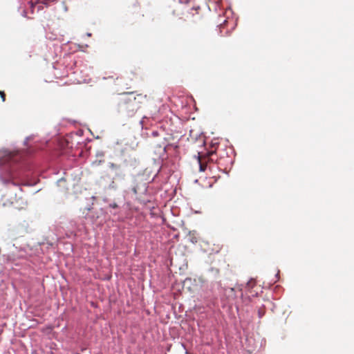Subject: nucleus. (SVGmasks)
Listing matches in <instances>:
<instances>
[{"instance_id": "7", "label": "nucleus", "mask_w": 354, "mask_h": 354, "mask_svg": "<svg viewBox=\"0 0 354 354\" xmlns=\"http://www.w3.org/2000/svg\"><path fill=\"white\" fill-rule=\"evenodd\" d=\"M198 162L200 165V171H204L206 169V165L201 162V158L198 156Z\"/></svg>"}, {"instance_id": "4", "label": "nucleus", "mask_w": 354, "mask_h": 354, "mask_svg": "<svg viewBox=\"0 0 354 354\" xmlns=\"http://www.w3.org/2000/svg\"><path fill=\"white\" fill-rule=\"evenodd\" d=\"M198 9H199L198 7V8H194V7L189 8L187 6H181L180 8V10L183 12L182 14L185 15L186 17H188L187 14H190L191 11H192L194 10H197Z\"/></svg>"}, {"instance_id": "8", "label": "nucleus", "mask_w": 354, "mask_h": 354, "mask_svg": "<svg viewBox=\"0 0 354 354\" xmlns=\"http://www.w3.org/2000/svg\"><path fill=\"white\" fill-rule=\"evenodd\" d=\"M20 200H21V203H20L21 206L20 207L15 206V208H17V209H23L24 207L26 205V202L22 198H20Z\"/></svg>"}, {"instance_id": "5", "label": "nucleus", "mask_w": 354, "mask_h": 354, "mask_svg": "<svg viewBox=\"0 0 354 354\" xmlns=\"http://www.w3.org/2000/svg\"><path fill=\"white\" fill-rule=\"evenodd\" d=\"M140 8V4L138 0H135L131 5L129 6V9L131 10V12L134 14Z\"/></svg>"}, {"instance_id": "9", "label": "nucleus", "mask_w": 354, "mask_h": 354, "mask_svg": "<svg viewBox=\"0 0 354 354\" xmlns=\"http://www.w3.org/2000/svg\"><path fill=\"white\" fill-rule=\"evenodd\" d=\"M0 96H1V99H2V101L5 102V100H6V94H5V93L3 91H0Z\"/></svg>"}, {"instance_id": "12", "label": "nucleus", "mask_w": 354, "mask_h": 354, "mask_svg": "<svg viewBox=\"0 0 354 354\" xmlns=\"http://www.w3.org/2000/svg\"><path fill=\"white\" fill-rule=\"evenodd\" d=\"M110 187L113 189H115L116 188V185L115 184V183L113 181L111 184H110Z\"/></svg>"}, {"instance_id": "1", "label": "nucleus", "mask_w": 354, "mask_h": 354, "mask_svg": "<svg viewBox=\"0 0 354 354\" xmlns=\"http://www.w3.org/2000/svg\"><path fill=\"white\" fill-rule=\"evenodd\" d=\"M146 95L142 93L135 95L134 92L122 93L118 103V111L127 117H132L141 107L146 99Z\"/></svg>"}, {"instance_id": "6", "label": "nucleus", "mask_w": 354, "mask_h": 354, "mask_svg": "<svg viewBox=\"0 0 354 354\" xmlns=\"http://www.w3.org/2000/svg\"><path fill=\"white\" fill-rule=\"evenodd\" d=\"M265 313H266V309L263 306L259 308L258 316L259 318H261L265 315Z\"/></svg>"}, {"instance_id": "3", "label": "nucleus", "mask_w": 354, "mask_h": 354, "mask_svg": "<svg viewBox=\"0 0 354 354\" xmlns=\"http://www.w3.org/2000/svg\"><path fill=\"white\" fill-rule=\"evenodd\" d=\"M17 153H9L8 154H6L2 160H0V163L1 164H6L7 162H11V161H14V162H16L18 160V158H17Z\"/></svg>"}, {"instance_id": "13", "label": "nucleus", "mask_w": 354, "mask_h": 354, "mask_svg": "<svg viewBox=\"0 0 354 354\" xmlns=\"http://www.w3.org/2000/svg\"><path fill=\"white\" fill-rule=\"evenodd\" d=\"M8 183H12V185H16V184L12 180H6L4 182V183H6V184Z\"/></svg>"}, {"instance_id": "14", "label": "nucleus", "mask_w": 354, "mask_h": 354, "mask_svg": "<svg viewBox=\"0 0 354 354\" xmlns=\"http://www.w3.org/2000/svg\"><path fill=\"white\" fill-rule=\"evenodd\" d=\"M213 153H214V152H213V151H212V152L209 153V156H212Z\"/></svg>"}, {"instance_id": "11", "label": "nucleus", "mask_w": 354, "mask_h": 354, "mask_svg": "<svg viewBox=\"0 0 354 354\" xmlns=\"http://www.w3.org/2000/svg\"><path fill=\"white\" fill-rule=\"evenodd\" d=\"M109 207L113 209L118 208V205L114 203L109 205Z\"/></svg>"}, {"instance_id": "10", "label": "nucleus", "mask_w": 354, "mask_h": 354, "mask_svg": "<svg viewBox=\"0 0 354 354\" xmlns=\"http://www.w3.org/2000/svg\"><path fill=\"white\" fill-rule=\"evenodd\" d=\"M109 167L111 169H118V168H119V166L115 163H110Z\"/></svg>"}, {"instance_id": "2", "label": "nucleus", "mask_w": 354, "mask_h": 354, "mask_svg": "<svg viewBox=\"0 0 354 354\" xmlns=\"http://www.w3.org/2000/svg\"><path fill=\"white\" fill-rule=\"evenodd\" d=\"M147 189L146 184L142 181H139L138 180H135L134 185L132 187V192L135 195L138 194L145 192Z\"/></svg>"}]
</instances>
